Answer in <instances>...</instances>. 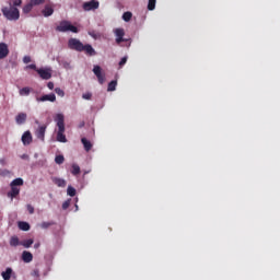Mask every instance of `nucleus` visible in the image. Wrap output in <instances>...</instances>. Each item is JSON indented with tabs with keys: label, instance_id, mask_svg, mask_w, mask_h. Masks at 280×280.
I'll return each instance as SVG.
<instances>
[{
	"label": "nucleus",
	"instance_id": "1",
	"mask_svg": "<svg viewBox=\"0 0 280 280\" xmlns=\"http://www.w3.org/2000/svg\"><path fill=\"white\" fill-rule=\"evenodd\" d=\"M55 121H57L58 127L57 141H59V143H67V136H65V115L57 114Z\"/></svg>",
	"mask_w": 280,
	"mask_h": 280
},
{
	"label": "nucleus",
	"instance_id": "2",
	"mask_svg": "<svg viewBox=\"0 0 280 280\" xmlns=\"http://www.w3.org/2000/svg\"><path fill=\"white\" fill-rule=\"evenodd\" d=\"M23 178L18 177L15 179H13L10 183V188L11 190L7 194L8 198H10L11 200H14V198H16V196H19V194H21V188L23 187Z\"/></svg>",
	"mask_w": 280,
	"mask_h": 280
},
{
	"label": "nucleus",
	"instance_id": "3",
	"mask_svg": "<svg viewBox=\"0 0 280 280\" xmlns=\"http://www.w3.org/2000/svg\"><path fill=\"white\" fill-rule=\"evenodd\" d=\"M2 14L8 19V21H19V19H21L19 9L13 7L12 3H10V7L2 8Z\"/></svg>",
	"mask_w": 280,
	"mask_h": 280
},
{
	"label": "nucleus",
	"instance_id": "4",
	"mask_svg": "<svg viewBox=\"0 0 280 280\" xmlns=\"http://www.w3.org/2000/svg\"><path fill=\"white\" fill-rule=\"evenodd\" d=\"M57 32H72V34H78L79 30L77 26L72 25L71 22L63 20L56 27Z\"/></svg>",
	"mask_w": 280,
	"mask_h": 280
},
{
	"label": "nucleus",
	"instance_id": "5",
	"mask_svg": "<svg viewBox=\"0 0 280 280\" xmlns=\"http://www.w3.org/2000/svg\"><path fill=\"white\" fill-rule=\"evenodd\" d=\"M68 47L73 51H84V44H82L78 38H70L68 40Z\"/></svg>",
	"mask_w": 280,
	"mask_h": 280
},
{
	"label": "nucleus",
	"instance_id": "6",
	"mask_svg": "<svg viewBox=\"0 0 280 280\" xmlns=\"http://www.w3.org/2000/svg\"><path fill=\"white\" fill-rule=\"evenodd\" d=\"M82 8L84 12H91V11L97 10L100 8V1L91 0V1L84 2Z\"/></svg>",
	"mask_w": 280,
	"mask_h": 280
},
{
	"label": "nucleus",
	"instance_id": "7",
	"mask_svg": "<svg viewBox=\"0 0 280 280\" xmlns=\"http://www.w3.org/2000/svg\"><path fill=\"white\" fill-rule=\"evenodd\" d=\"M114 34L116 36V44L117 45H121V43H126V38H124V36H126V31H124V28H116L114 31Z\"/></svg>",
	"mask_w": 280,
	"mask_h": 280
},
{
	"label": "nucleus",
	"instance_id": "8",
	"mask_svg": "<svg viewBox=\"0 0 280 280\" xmlns=\"http://www.w3.org/2000/svg\"><path fill=\"white\" fill-rule=\"evenodd\" d=\"M37 73L42 80H51V69L50 68H39Z\"/></svg>",
	"mask_w": 280,
	"mask_h": 280
},
{
	"label": "nucleus",
	"instance_id": "9",
	"mask_svg": "<svg viewBox=\"0 0 280 280\" xmlns=\"http://www.w3.org/2000/svg\"><path fill=\"white\" fill-rule=\"evenodd\" d=\"M9 54L10 49L8 48V44L0 43V60H3V58H8Z\"/></svg>",
	"mask_w": 280,
	"mask_h": 280
},
{
	"label": "nucleus",
	"instance_id": "10",
	"mask_svg": "<svg viewBox=\"0 0 280 280\" xmlns=\"http://www.w3.org/2000/svg\"><path fill=\"white\" fill-rule=\"evenodd\" d=\"M47 131V126L43 125L40 127H38L35 131V135L37 137V139H40V141H45V132Z\"/></svg>",
	"mask_w": 280,
	"mask_h": 280
},
{
	"label": "nucleus",
	"instance_id": "11",
	"mask_svg": "<svg viewBox=\"0 0 280 280\" xmlns=\"http://www.w3.org/2000/svg\"><path fill=\"white\" fill-rule=\"evenodd\" d=\"M83 51L86 56H97V51H95V48L90 44L83 45Z\"/></svg>",
	"mask_w": 280,
	"mask_h": 280
},
{
	"label": "nucleus",
	"instance_id": "12",
	"mask_svg": "<svg viewBox=\"0 0 280 280\" xmlns=\"http://www.w3.org/2000/svg\"><path fill=\"white\" fill-rule=\"evenodd\" d=\"M34 260V255H32L31 252L24 250L22 253V261H24V264H31V261Z\"/></svg>",
	"mask_w": 280,
	"mask_h": 280
},
{
	"label": "nucleus",
	"instance_id": "13",
	"mask_svg": "<svg viewBox=\"0 0 280 280\" xmlns=\"http://www.w3.org/2000/svg\"><path fill=\"white\" fill-rule=\"evenodd\" d=\"M37 102H56V94H45L42 97L37 98Z\"/></svg>",
	"mask_w": 280,
	"mask_h": 280
},
{
	"label": "nucleus",
	"instance_id": "14",
	"mask_svg": "<svg viewBox=\"0 0 280 280\" xmlns=\"http://www.w3.org/2000/svg\"><path fill=\"white\" fill-rule=\"evenodd\" d=\"M22 143L24 145H30L32 143V132L25 131L22 136Z\"/></svg>",
	"mask_w": 280,
	"mask_h": 280
},
{
	"label": "nucleus",
	"instance_id": "15",
	"mask_svg": "<svg viewBox=\"0 0 280 280\" xmlns=\"http://www.w3.org/2000/svg\"><path fill=\"white\" fill-rule=\"evenodd\" d=\"M15 121L16 124H19V126L23 125L25 121H27V114L25 113L18 114V116L15 117Z\"/></svg>",
	"mask_w": 280,
	"mask_h": 280
},
{
	"label": "nucleus",
	"instance_id": "16",
	"mask_svg": "<svg viewBox=\"0 0 280 280\" xmlns=\"http://www.w3.org/2000/svg\"><path fill=\"white\" fill-rule=\"evenodd\" d=\"M81 143L84 147L85 152H91V149L93 148V143L86 138L81 139Z\"/></svg>",
	"mask_w": 280,
	"mask_h": 280
},
{
	"label": "nucleus",
	"instance_id": "17",
	"mask_svg": "<svg viewBox=\"0 0 280 280\" xmlns=\"http://www.w3.org/2000/svg\"><path fill=\"white\" fill-rule=\"evenodd\" d=\"M52 183L57 185V187H67V180L60 177H52Z\"/></svg>",
	"mask_w": 280,
	"mask_h": 280
},
{
	"label": "nucleus",
	"instance_id": "18",
	"mask_svg": "<svg viewBox=\"0 0 280 280\" xmlns=\"http://www.w3.org/2000/svg\"><path fill=\"white\" fill-rule=\"evenodd\" d=\"M10 246H12L13 248H16V246H21V241L19 240V236L13 235L11 236L10 241H9Z\"/></svg>",
	"mask_w": 280,
	"mask_h": 280
},
{
	"label": "nucleus",
	"instance_id": "19",
	"mask_svg": "<svg viewBox=\"0 0 280 280\" xmlns=\"http://www.w3.org/2000/svg\"><path fill=\"white\" fill-rule=\"evenodd\" d=\"M12 272H13L12 268L8 267V268L5 269V271H2V272H1L2 279H4V280H10V279H12Z\"/></svg>",
	"mask_w": 280,
	"mask_h": 280
},
{
	"label": "nucleus",
	"instance_id": "20",
	"mask_svg": "<svg viewBox=\"0 0 280 280\" xmlns=\"http://www.w3.org/2000/svg\"><path fill=\"white\" fill-rule=\"evenodd\" d=\"M42 14L44 16H51V14H54V8L49 4H46L44 10L42 11Z\"/></svg>",
	"mask_w": 280,
	"mask_h": 280
},
{
	"label": "nucleus",
	"instance_id": "21",
	"mask_svg": "<svg viewBox=\"0 0 280 280\" xmlns=\"http://www.w3.org/2000/svg\"><path fill=\"white\" fill-rule=\"evenodd\" d=\"M19 230L20 231H30V223L25 222V221H20L18 223Z\"/></svg>",
	"mask_w": 280,
	"mask_h": 280
},
{
	"label": "nucleus",
	"instance_id": "22",
	"mask_svg": "<svg viewBox=\"0 0 280 280\" xmlns=\"http://www.w3.org/2000/svg\"><path fill=\"white\" fill-rule=\"evenodd\" d=\"M32 244H34V241L32 238H28V240L21 241L20 246H23L24 248H31Z\"/></svg>",
	"mask_w": 280,
	"mask_h": 280
},
{
	"label": "nucleus",
	"instance_id": "23",
	"mask_svg": "<svg viewBox=\"0 0 280 280\" xmlns=\"http://www.w3.org/2000/svg\"><path fill=\"white\" fill-rule=\"evenodd\" d=\"M33 9H34V5L32 4V2H30L26 5H24L23 13L24 14H30V12H32Z\"/></svg>",
	"mask_w": 280,
	"mask_h": 280
},
{
	"label": "nucleus",
	"instance_id": "24",
	"mask_svg": "<svg viewBox=\"0 0 280 280\" xmlns=\"http://www.w3.org/2000/svg\"><path fill=\"white\" fill-rule=\"evenodd\" d=\"M131 19H132V12L127 11V12H125V13L122 14V20H124L126 23L130 22Z\"/></svg>",
	"mask_w": 280,
	"mask_h": 280
},
{
	"label": "nucleus",
	"instance_id": "25",
	"mask_svg": "<svg viewBox=\"0 0 280 280\" xmlns=\"http://www.w3.org/2000/svg\"><path fill=\"white\" fill-rule=\"evenodd\" d=\"M116 89H117V81L114 80V81L108 83V86H107L108 92L116 91Z\"/></svg>",
	"mask_w": 280,
	"mask_h": 280
},
{
	"label": "nucleus",
	"instance_id": "26",
	"mask_svg": "<svg viewBox=\"0 0 280 280\" xmlns=\"http://www.w3.org/2000/svg\"><path fill=\"white\" fill-rule=\"evenodd\" d=\"M71 174H72L73 176H78V174H80V165H78V164H72Z\"/></svg>",
	"mask_w": 280,
	"mask_h": 280
},
{
	"label": "nucleus",
	"instance_id": "27",
	"mask_svg": "<svg viewBox=\"0 0 280 280\" xmlns=\"http://www.w3.org/2000/svg\"><path fill=\"white\" fill-rule=\"evenodd\" d=\"M156 8V0H149L148 2V10L152 11Z\"/></svg>",
	"mask_w": 280,
	"mask_h": 280
},
{
	"label": "nucleus",
	"instance_id": "28",
	"mask_svg": "<svg viewBox=\"0 0 280 280\" xmlns=\"http://www.w3.org/2000/svg\"><path fill=\"white\" fill-rule=\"evenodd\" d=\"M55 163H57V165H62V163H65V155H57L55 158Z\"/></svg>",
	"mask_w": 280,
	"mask_h": 280
},
{
	"label": "nucleus",
	"instance_id": "29",
	"mask_svg": "<svg viewBox=\"0 0 280 280\" xmlns=\"http://www.w3.org/2000/svg\"><path fill=\"white\" fill-rule=\"evenodd\" d=\"M67 194L73 198V196H75V188H73V186H68Z\"/></svg>",
	"mask_w": 280,
	"mask_h": 280
},
{
	"label": "nucleus",
	"instance_id": "30",
	"mask_svg": "<svg viewBox=\"0 0 280 280\" xmlns=\"http://www.w3.org/2000/svg\"><path fill=\"white\" fill-rule=\"evenodd\" d=\"M93 73H94V75H101L102 74V67H100V66H94V68H93Z\"/></svg>",
	"mask_w": 280,
	"mask_h": 280
},
{
	"label": "nucleus",
	"instance_id": "31",
	"mask_svg": "<svg viewBox=\"0 0 280 280\" xmlns=\"http://www.w3.org/2000/svg\"><path fill=\"white\" fill-rule=\"evenodd\" d=\"M10 3L13 8H19V5H21V3H23V0H11Z\"/></svg>",
	"mask_w": 280,
	"mask_h": 280
},
{
	"label": "nucleus",
	"instance_id": "32",
	"mask_svg": "<svg viewBox=\"0 0 280 280\" xmlns=\"http://www.w3.org/2000/svg\"><path fill=\"white\" fill-rule=\"evenodd\" d=\"M54 221H50V222H43L40 224L42 229H49V226H54Z\"/></svg>",
	"mask_w": 280,
	"mask_h": 280
},
{
	"label": "nucleus",
	"instance_id": "33",
	"mask_svg": "<svg viewBox=\"0 0 280 280\" xmlns=\"http://www.w3.org/2000/svg\"><path fill=\"white\" fill-rule=\"evenodd\" d=\"M128 62V56H125L120 59L119 61V68L121 69V67H124V65H126Z\"/></svg>",
	"mask_w": 280,
	"mask_h": 280
},
{
	"label": "nucleus",
	"instance_id": "34",
	"mask_svg": "<svg viewBox=\"0 0 280 280\" xmlns=\"http://www.w3.org/2000/svg\"><path fill=\"white\" fill-rule=\"evenodd\" d=\"M96 78L101 84H104V82H106V77L102 73L97 74Z\"/></svg>",
	"mask_w": 280,
	"mask_h": 280
},
{
	"label": "nucleus",
	"instance_id": "35",
	"mask_svg": "<svg viewBox=\"0 0 280 280\" xmlns=\"http://www.w3.org/2000/svg\"><path fill=\"white\" fill-rule=\"evenodd\" d=\"M89 35H90L92 38H95V40H97V38H100V33H97V32H95V31L89 32Z\"/></svg>",
	"mask_w": 280,
	"mask_h": 280
},
{
	"label": "nucleus",
	"instance_id": "36",
	"mask_svg": "<svg viewBox=\"0 0 280 280\" xmlns=\"http://www.w3.org/2000/svg\"><path fill=\"white\" fill-rule=\"evenodd\" d=\"M55 93H57L59 97H65V91L60 88H56Z\"/></svg>",
	"mask_w": 280,
	"mask_h": 280
},
{
	"label": "nucleus",
	"instance_id": "37",
	"mask_svg": "<svg viewBox=\"0 0 280 280\" xmlns=\"http://www.w3.org/2000/svg\"><path fill=\"white\" fill-rule=\"evenodd\" d=\"M0 176H2L3 178H5V176H10V171L9 170H0Z\"/></svg>",
	"mask_w": 280,
	"mask_h": 280
},
{
	"label": "nucleus",
	"instance_id": "38",
	"mask_svg": "<svg viewBox=\"0 0 280 280\" xmlns=\"http://www.w3.org/2000/svg\"><path fill=\"white\" fill-rule=\"evenodd\" d=\"M45 3V0H31V4L33 5H43Z\"/></svg>",
	"mask_w": 280,
	"mask_h": 280
},
{
	"label": "nucleus",
	"instance_id": "39",
	"mask_svg": "<svg viewBox=\"0 0 280 280\" xmlns=\"http://www.w3.org/2000/svg\"><path fill=\"white\" fill-rule=\"evenodd\" d=\"M20 95H30V88H23L20 90Z\"/></svg>",
	"mask_w": 280,
	"mask_h": 280
},
{
	"label": "nucleus",
	"instance_id": "40",
	"mask_svg": "<svg viewBox=\"0 0 280 280\" xmlns=\"http://www.w3.org/2000/svg\"><path fill=\"white\" fill-rule=\"evenodd\" d=\"M91 97H93V94L91 92H88V93H83L82 94V98L83 100H91Z\"/></svg>",
	"mask_w": 280,
	"mask_h": 280
},
{
	"label": "nucleus",
	"instance_id": "41",
	"mask_svg": "<svg viewBox=\"0 0 280 280\" xmlns=\"http://www.w3.org/2000/svg\"><path fill=\"white\" fill-rule=\"evenodd\" d=\"M23 62H24V65H30V62H32V57H30V56H24V57H23Z\"/></svg>",
	"mask_w": 280,
	"mask_h": 280
},
{
	"label": "nucleus",
	"instance_id": "42",
	"mask_svg": "<svg viewBox=\"0 0 280 280\" xmlns=\"http://www.w3.org/2000/svg\"><path fill=\"white\" fill-rule=\"evenodd\" d=\"M32 277H40V270L38 269H34L32 272H31Z\"/></svg>",
	"mask_w": 280,
	"mask_h": 280
},
{
	"label": "nucleus",
	"instance_id": "43",
	"mask_svg": "<svg viewBox=\"0 0 280 280\" xmlns=\"http://www.w3.org/2000/svg\"><path fill=\"white\" fill-rule=\"evenodd\" d=\"M71 205V200H66L63 203H62V209L63 210H67L68 207H70Z\"/></svg>",
	"mask_w": 280,
	"mask_h": 280
},
{
	"label": "nucleus",
	"instance_id": "44",
	"mask_svg": "<svg viewBox=\"0 0 280 280\" xmlns=\"http://www.w3.org/2000/svg\"><path fill=\"white\" fill-rule=\"evenodd\" d=\"M26 209L31 215L34 213V207L32 205H27Z\"/></svg>",
	"mask_w": 280,
	"mask_h": 280
},
{
	"label": "nucleus",
	"instance_id": "45",
	"mask_svg": "<svg viewBox=\"0 0 280 280\" xmlns=\"http://www.w3.org/2000/svg\"><path fill=\"white\" fill-rule=\"evenodd\" d=\"M25 69H33V71H38V68H36V65L34 63L26 66Z\"/></svg>",
	"mask_w": 280,
	"mask_h": 280
},
{
	"label": "nucleus",
	"instance_id": "46",
	"mask_svg": "<svg viewBox=\"0 0 280 280\" xmlns=\"http://www.w3.org/2000/svg\"><path fill=\"white\" fill-rule=\"evenodd\" d=\"M47 88L49 89V91H54V82H48Z\"/></svg>",
	"mask_w": 280,
	"mask_h": 280
},
{
	"label": "nucleus",
	"instance_id": "47",
	"mask_svg": "<svg viewBox=\"0 0 280 280\" xmlns=\"http://www.w3.org/2000/svg\"><path fill=\"white\" fill-rule=\"evenodd\" d=\"M5 159H0V165H5Z\"/></svg>",
	"mask_w": 280,
	"mask_h": 280
},
{
	"label": "nucleus",
	"instance_id": "48",
	"mask_svg": "<svg viewBox=\"0 0 280 280\" xmlns=\"http://www.w3.org/2000/svg\"><path fill=\"white\" fill-rule=\"evenodd\" d=\"M34 248H36V249H37V248H40V243H35V244H34Z\"/></svg>",
	"mask_w": 280,
	"mask_h": 280
}]
</instances>
